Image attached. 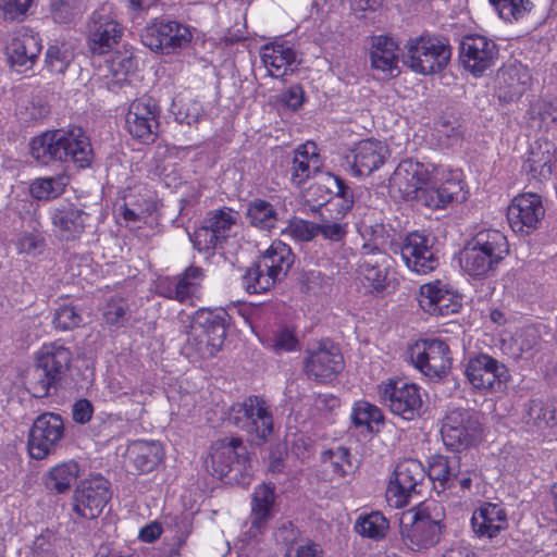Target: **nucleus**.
I'll return each mask as SVG.
<instances>
[{"label":"nucleus","mask_w":557,"mask_h":557,"mask_svg":"<svg viewBox=\"0 0 557 557\" xmlns=\"http://www.w3.org/2000/svg\"><path fill=\"white\" fill-rule=\"evenodd\" d=\"M28 152L40 166L72 162L87 169L94 160L90 138L81 126L47 129L30 138Z\"/></svg>","instance_id":"nucleus-1"},{"label":"nucleus","mask_w":557,"mask_h":557,"mask_svg":"<svg viewBox=\"0 0 557 557\" xmlns=\"http://www.w3.org/2000/svg\"><path fill=\"white\" fill-rule=\"evenodd\" d=\"M72 360V350L60 339L44 343L35 352L34 368L26 376L28 393L35 398L49 396L51 388H55L65 377Z\"/></svg>","instance_id":"nucleus-2"},{"label":"nucleus","mask_w":557,"mask_h":557,"mask_svg":"<svg viewBox=\"0 0 557 557\" xmlns=\"http://www.w3.org/2000/svg\"><path fill=\"white\" fill-rule=\"evenodd\" d=\"M509 253L506 236L498 230L479 231L461 251V269L472 277L484 278L493 273Z\"/></svg>","instance_id":"nucleus-3"},{"label":"nucleus","mask_w":557,"mask_h":557,"mask_svg":"<svg viewBox=\"0 0 557 557\" xmlns=\"http://www.w3.org/2000/svg\"><path fill=\"white\" fill-rule=\"evenodd\" d=\"M225 310H200L196 313L184 346L185 355L190 359H209L223 346L226 337Z\"/></svg>","instance_id":"nucleus-4"},{"label":"nucleus","mask_w":557,"mask_h":557,"mask_svg":"<svg viewBox=\"0 0 557 557\" xmlns=\"http://www.w3.org/2000/svg\"><path fill=\"white\" fill-rule=\"evenodd\" d=\"M206 466L218 479L238 483L248 475L251 460L243 440L231 436L211 444Z\"/></svg>","instance_id":"nucleus-5"},{"label":"nucleus","mask_w":557,"mask_h":557,"mask_svg":"<svg viewBox=\"0 0 557 557\" xmlns=\"http://www.w3.org/2000/svg\"><path fill=\"white\" fill-rule=\"evenodd\" d=\"M227 421L259 443L265 442L273 431L272 413L260 396H249L234 404L228 410Z\"/></svg>","instance_id":"nucleus-6"},{"label":"nucleus","mask_w":557,"mask_h":557,"mask_svg":"<svg viewBox=\"0 0 557 557\" xmlns=\"http://www.w3.org/2000/svg\"><path fill=\"white\" fill-rule=\"evenodd\" d=\"M406 48V64L423 75L441 72L450 60V46L444 38L422 35L408 40Z\"/></svg>","instance_id":"nucleus-7"},{"label":"nucleus","mask_w":557,"mask_h":557,"mask_svg":"<svg viewBox=\"0 0 557 557\" xmlns=\"http://www.w3.org/2000/svg\"><path fill=\"white\" fill-rule=\"evenodd\" d=\"M437 507L435 502L423 503L414 511L410 524L401 523V540L411 550L428 549L438 543L442 513L436 511Z\"/></svg>","instance_id":"nucleus-8"},{"label":"nucleus","mask_w":557,"mask_h":557,"mask_svg":"<svg viewBox=\"0 0 557 557\" xmlns=\"http://www.w3.org/2000/svg\"><path fill=\"white\" fill-rule=\"evenodd\" d=\"M373 244H364L358 261V273L373 292H383L389 285V257L379 246L383 245L384 226H371Z\"/></svg>","instance_id":"nucleus-9"},{"label":"nucleus","mask_w":557,"mask_h":557,"mask_svg":"<svg viewBox=\"0 0 557 557\" xmlns=\"http://www.w3.org/2000/svg\"><path fill=\"white\" fill-rule=\"evenodd\" d=\"M409 361L430 379L446 376L451 368V351L445 341L419 339L407 350Z\"/></svg>","instance_id":"nucleus-10"},{"label":"nucleus","mask_w":557,"mask_h":557,"mask_svg":"<svg viewBox=\"0 0 557 557\" xmlns=\"http://www.w3.org/2000/svg\"><path fill=\"white\" fill-rule=\"evenodd\" d=\"M441 434L446 447L461 451L475 445L482 436L479 416L468 409H453L443 420Z\"/></svg>","instance_id":"nucleus-11"},{"label":"nucleus","mask_w":557,"mask_h":557,"mask_svg":"<svg viewBox=\"0 0 557 557\" xmlns=\"http://www.w3.org/2000/svg\"><path fill=\"white\" fill-rule=\"evenodd\" d=\"M112 497L110 482L101 475L86 478L76 485L72 500V511L81 519L98 518Z\"/></svg>","instance_id":"nucleus-12"},{"label":"nucleus","mask_w":557,"mask_h":557,"mask_svg":"<svg viewBox=\"0 0 557 557\" xmlns=\"http://www.w3.org/2000/svg\"><path fill=\"white\" fill-rule=\"evenodd\" d=\"M426 472L417 459L400 461L389 481L386 498L391 506L403 508L409 504L413 494H420L419 487L423 484Z\"/></svg>","instance_id":"nucleus-13"},{"label":"nucleus","mask_w":557,"mask_h":557,"mask_svg":"<svg viewBox=\"0 0 557 557\" xmlns=\"http://www.w3.org/2000/svg\"><path fill=\"white\" fill-rule=\"evenodd\" d=\"M64 433V422L60 414L45 412L38 416L29 430V456L37 460L45 459L59 446Z\"/></svg>","instance_id":"nucleus-14"},{"label":"nucleus","mask_w":557,"mask_h":557,"mask_svg":"<svg viewBox=\"0 0 557 557\" xmlns=\"http://www.w3.org/2000/svg\"><path fill=\"white\" fill-rule=\"evenodd\" d=\"M498 54L496 42L482 35H467L460 42V62L466 71L476 77L495 65Z\"/></svg>","instance_id":"nucleus-15"},{"label":"nucleus","mask_w":557,"mask_h":557,"mask_svg":"<svg viewBox=\"0 0 557 557\" xmlns=\"http://www.w3.org/2000/svg\"><path fill=\"white\" fill-rule=\"evenodd\" d=\"M379 396L391 411L406 420H412L422 406L419 388L404 380H389L379 385Z\"/></svg>","instance_id":"nucleus-16"},{"label":"nucleus","mask_w":557,"mask_h":557,"mask_svg":"<svg viewBox=\"0 0 557 557\" xmlns=\"http://www.w3.org/2000/svg\"><path fill=\"white\" fill-rule=\"evenodd\" d=\"M465 374L474 388L495 392L502 391L510 377L507 367L486 354L470 358Z\"/></svg>","instance_id":"nucleus-17"},{"label":"nucleus","mask_w":557,"mask_h":557,"mask_svg":"<svg viewBox=\"0 0 557 557\" xmlns=\"http://www.w3.org/2000/svg\"><path fill=\"white\" fill-rule=\"evenodd\" d=\"M42 50L41 38L29 26H20L11 34L5 47L8 61L17 71L32 70Z\"/></svg>","instance_id":"nucleus-18"},{"label":"nucleus","mask_w":557,"mask_h":557,"mask_svg":"<svg viewBox=\"0 0 557 557\" xmlns=\"http://www.w3.org/2000/svg\"><path fill=\"white\" fill-rule=\"evenodd\" d=\"M124 34V27L104 8L96 10L89 23L87 45L92 55H103L119 45Z\"/></svg>","instance_id":"nucleus-19"},{"label":"nucleus","mask_w":557,"mask_h":557,"mask_svg":"<svg viewBox=\"0 0 557 557\" xmlns=\"http://www.w3.org/2000/svg\"><path fill=\"white\" fill-rule=\"evenodd\" d=\"M393 251L400 255L406 267L418 274H428L438 267L428 236L410 233L403 243L393 244Z\"/></svg>","instance_id":"nucleus-20"},{"label":"nucleus","mask_w":557,"mask_h":557,"mask_svg":"<svg viewBox=\"0 0 557 557\" xmlns=\"http://www.w3.org/2000/svg\"><path fill=\"white\" fill-rule=\"evenodd\" d=\"M190 38L186 26L174 21H160L146 27L141 42L152 51L170 54L187 46Z\"/></svg>","instance_id":"nucleus-21"},{"label":"nucleus","mask_w":557,"mask_h":557,"mask_svg":"<svg viewBox=\"0 0 557 557\" xmlns=\"http://www.w3.org/2000/svg\"><path fill=\"white\" fill-rule=\"evenodd\" d=\"M545 215L541 196L524 193L515 197L508 207L507 219L516 233L529 234L537 228Z\"/></svg>","instance_id":"nucleus-22"},{"label":"nucleus","mask_w":557,"mask_h":557,"mask_svg":"<svg viewBox=\"0 0 557 557\" xmlns=\"http://www.w3.org/2000/svg\"><path fill=\"white\" fill-rule=\"evenodd\" d=\"M429 168L418 161L403 160L391 177L392 188L397 189L405 199H417L422 189L431 184Z\"/></svg>","instance_id":"nucleus-23"},{"label":"nucleus","mask_w":557,"mask_h":557,"mask_svg":"<svg viewBox=\"0 0 557 557\" xmlns=\"http://www.w3.org/2000/svg\"><path fill=\"white\" fill-rule=\"evenodd\" d=\"M418 301L421 309L431 315H449L461 307L460 297L438 280L421 285Z\"/></svg>","instance_id":"nucleus-24"},{"label":"nucleus","mask_w":557,"mask_h":557,"mask_svg":"<svg viewBox=\"0 0 557 557\" xmlns=\"http://www.w3.org/2000/svg\"><path fill=\"white\" fill-rule=\"evenodd\" d=\"M205 278L203 270L190 265L182 274L174 277H163L158 281V293L166 298L186 302L198 297Z\"/></svg>","instance_id":"nucleus-25"},{"label":"nucleus","mask_w":557,"mask_h":557,"mask_svg":"<svg viewBox=\"0 0 557 557\" xmlns=\"http://www.w3.org/2000/svg\"><path fill=\"white\" fill-rule=\"evenodd\" d=\"M344 360L339 350L325 344L318 349L308 351L305 360V372L309 379L318 382L332 381L343 369Z\"/></svg>","instance_id":"nucleus-26"},{"label":"nucleus","mask_w":557,"mask_h":557,"mask_svg":"<svg viewBox=\"0 0 557 557\" xmlns=\"http://www.w3.org/2000/svg\"><path fill=\"white\" fill-rule=\"evenodd\" d=\"M89 214L74 203L60 205L50 212L55 236L65 242L79 239Z\"/></svg>","instance_id":"nucleus-27"},{"label":"nucleus","mask_w":557,"mask_h":557,"mask_svg":"<svg viewBox=\"0 0 557 557\" xmlns=\"http://www.w3.org/2000/svg\"><path fill=\"white\" fill-rule=\"evenodd\" d=\"M275 486L272 483L258 485L252 494L250 527L248 533L251 537L261 534L274 516Z\"/></svg>","instance_id":"nucleus-28"},{"label":"nucleus","mask_w":557,"mask_h":557,"mask_svg":"<svg viewBox=\"0 0 557 557\" xmlns=\"http://www.w3.org/2000/svg\"><path fill=\"white\" fill-rule=\"evenodd\" d=\"M352 171L356 175L367 176L381 168L389 156L388 147L381 140L370 138L356 144L352 149Z\"/></svg>","instance_id":"nucleus-29"},{"label":"nucleus","mask_w":557,"mask_h":557,"mask_svg":"<svg viewBox=\"0 0 557 557\" xmlns=\"http://www.w3.org/2000/svg\"><path fill=\"white\" fill-rule=\"evenodd\" d=\"M425 207L440 209L453 201L466 200L463 184L458 172L451 173L440 186L426 185L417 198Z\"/></svg>","instance_id":"nucleus-30"},{"label":"nucleus","mask_w":557,"mask_h":557,"mask_svg":"<svg viewBox=\"0 0 557 557\" xmlns=\"http://www.w3.org/2000/svg\"><path fill=\"white\" fill-rule=\"evenodd\" d=\"M261 59L269 74L275 78L294 72L299 64L296 51L287 42H273L263 46Z\"/></svg>","instance_id":"nucleus-31"},{"label":"nucleus","mask_w":557,"mask_h":557,"mask_svg":"<svg viewBox=\"0 0 557 557\" xmlns=\"http://www.w3.org/2000/svg\"><path fill=\"white\" fill-rule=\"evenodd\" d=\"M497 97L502 102L518 100L530 85V74L521 66L509 65L503 67L497 74Z\"/></svg>","instance_id":"nucleus-32"},{"label":"nucleus","mask_w":557,"mask_h":557,"mask_svg":"<svg viewBox=\"0 0 557 557\" xmlns=\"http://www.w3.org/2000/svg\"><path fill=\"white\" fill-rule=\"evenodd\" d=\"M322 166L320 154L314 143L307 141L295 150L290 168L292 182L300 186Z\"/></svg>","instance_id":"nucleus-33"},{"label":"nucleus","mask_w":557,"mask_h":557,"mask_svg":"<svg viewBox=\"0 0 557 557\" xmlns=\"http://www.w3.org/2000/svg\"><path fill=\"white\" fill-rule=\"evenodd\" d=\"M528 126L537 132H557V99H535L530 103L525 114Z\"/></svg>","instance_id":"nucleus-34"},{"label":"nucleus","mask_w":557,"mask_h":557,"mask_svg":"<svg viewBox=\"0 0 557 557\" xmlns=\"http://www.w3.org/2000/svg\"><path fill=\"white\" fill-rule=\"evenodd\" d=\"M471 522L475 533L494 537L507 527V515L502 506L485 503L474 511Z\"/></svg>","instance_id":"nucleus-35"},{"label":"nucleus","mask_w":557,"mask_h":557,"mask_svg":"<svg viewBox=\"0 0 557 557\" xmlns=\"http://www.w3.org/2000/svg\"><path fill=\"white\" fill-rule=\"evenodd\" d=\"M258 260L262 263V269H267L274 278L281 281L294 264L295 255L288 245L274 240Z\"/></svg>","instance_id":"nucleus-36"},{"label":"nucleus","mask_w":557,"mask_h":557,"mask_svg":"<svg viewBox=\"0 0 557 557\" xmlns=\"http://www.w3.org/2000/svg\"><path fill=\"white\" fill-rule=\"evenodd\" d=\"M370 58L373 69L391 75H394L395 71L398 72V46L393 38L387 36L374 37Z\"/></svg>","instance_id":"nucleus-37"},{"label":"nucleus","mask_w":557,"mask_h":557,"mask_svg":"<svg viewBox=\"0 0 557 557\" xmlns=\"http://www.w3.org/2000/svg\"><path fill=\"white\" fill-rule=\"evenodd\" d=\"M79 472V465L75 460L60 462L47 472L45 485L52 493L64 494L71 490Z\"/></svg>","instance_id":"nucleus-38"},{"label":"nucleus","mask_w":557,"mask_h":557,"mask_svg":"<svg viewBox=\"0 0 557 557\" xmlns=\"http://www.w3.org/2000/svg\"><path fill=\"white\" fill-rule=\"evenodd\" d=\"M246 216L250 225L270 232L276 227L280 221L277 209L267 200L255 199L247 206Z\"/></svg>","instance_id":"nucleus-39"},{"label":"nucleus","mask_w":557,"mask_h":557,"mask_svg":"<svg viewBox=\"0 0 557 557\" xmlns=\"http://www.w3.org/2000/svg\"><path fill=\"white\" fill-rule=\"evenodd\" d=\"M69 185L65 173L35 178L29 185V194L36 200H52L60 197Z\"/></svg>","instance_id":"nucleus-40"},{"label":"nucleus","mask_w":557,"mask_h":557,"mask_svg":"<svg viewBox=\"0 0 557 557\" xmlns=\"http://www.w3.org/2000/svg\"><path fill=\"white\" fill-rule=\"evenodd\" d=\"M557 159L548 149L542 150L541 147L532 149L528 159L523 163V170L532 178L542 181L552 175Z\"/></svg>","instance_id":"nucleus-41"},{"label":"nucleus","mask_w":557,"mask_h":557,"mask_svg":"<svg viewBox=\"0 0 557 557\" xmlns=\"http://www.w3.org/2000/svg\"><path fill=\"white\" fill-rule=\"evenodd\" d=\"M243 280L246 290L250 294L265 293L278 281L267 269H262L259 260L247 269Z\"/></svg>","instance_id":"nucleus-42"},{"label":"nucleus","mask_w":557,"mask_h":557,"mask_svg":"<svg viewBox=\"0 0 557 557\" xmlns=\"http://www.w3.org/2000/svg\"><path fill=\"white\" fill-rule=\"evenodd\" d=\"M107 66L113 82L123 86L131 83V76L135 75L136 60L126 52L116 51L107 61Z\"/></svg>","instance_id":"nucleus-43"},{"label":"nucleus","mask_w":557,"mask_h":557,"mask_svg":"<svg viewBox=\"0 0 557 557\" xmlns=\"http://www.w3.org/2000/svg\"><path fill=\"white\" fill-rule=\"evenodd\" d=\"M320 187H324L329 194L333 195V200H338L341 212L346 213L352 207V191L339 176L331 173L324 174L321 183L318 184V188Z\"/></svg>","instance_id":"nucleus-44"},{"label":"nucleus","mask_w":557,"mask_h":557,"mask_svg":"<svg viewBox=\"0 0 557 557\" xmlns=\"http://www.w3.org/2000/svg\"><path fill=\"white\" fill-rule=\"evenodd\" d=\"M355 530L361 536L381 540L388 530V521L381 512L372 511L357 519Z\"/></svg>","instance_id":"nucleus-45"},{"label":"nucleus","mask_w":557,"mask_h":557,"mask_svg":"<svg viewBox=\"0 0 557 557\" xmlns=\"http://www.w3.org/2000/svg\"><path fill=\"white\" fill-rule=\"evenodd\" d=\"M527 423L539 429L554 428L557 425V413L553 406L541 400H531L528 408Z\"/></svg>","instance_id":"nucleus-46"},{"label":"nucleus","mask_w":557,"mask_h":557,"mask_svg":"<svg viewBox=\"0 0 557 557\" xmlns=\"http://www.w3.org/2000/svg\"><path fill=\"white\" fill-rule=\"evenodd\" d=\"M211 232L219 236L221 243H224L230 236L231 228L236 222L234 212L231 209H221L211 211L203 220Z\"/></svg>","instance_id":"nucleus-47"},{"label":"nucleus","mask_w":557,"mask_h":557,"mask_svg":"<svg viewBox=\"0 0 557 557\" xmlns=\"http://www.w3.org/2000/svg\"><path fill=\"white\" fill-rule=\"evenodd\" d=\"M145 113L141 112V144H151L156 140L159 133V114L160 108L149 98L144 103Z\"/></svg>","instance_id":"nucleus-48"},{"label":"nucleus","mask_w":557,"mask_h":557,"mask_svg":"<svg viewBox=\"0 0 557 557\" xmlns=\"http://www.w3.org/2000/svg\"><path fill=\"white\" fill-rule=\"evenodd\" d=\"M351 419L355 425H366L372 431V423L380 424L384 418L382 411L376 406L367 401H360L354 407Z\"/></svg>","instance_id":"nucleus-49"},{"label":"nucleus","mask_w":557,"mask_h":557,"mask_svg":"<svg viewBox=\"0 0 557 557\" xmlns=\"http://www.w3.org/2000/svg\"><path fill=\"white\" fill-rule=\"evenodd\" d=\"M127 304L122 297L110 298L102 308L104 323L110 326H120L126 321Z\"/></svg>","instance_id":"nucleus-50"},{"label":"nucleus","mask_w":557,"mask_h":557,"mask_svg":"<svg viewBox=\"0 0 557 557\" xmlns=\"http://www.w3.org/2000/svg\"><path fill=\"white\" fill-rule=\"evenodd\" d=\"M164 457V451L160 442L141 441V473H149L157 469Z\"/></svg>","instance_id":"nucleus-51"},{"label":"nucleus","mask_w":557,"mask_h":557,"mask_svg":"<svg viewBox=\"0 0 557 557\" xmlns=\"http://www.w3.org/2000/svg\"><path fill=\"white\" fill-rule=\"evenodd\" d=\"M83 321L81 313L72 305H61L55 310L52 323L59 331H69L77 327Z\"/></svg>","instance_id":"nucleus-52"},{"label":"nucleus","mask_w":557,"mask_h":557,"mask_svg":"<svg viewBox=\"0 0 557 557\" xmlns=\"http://www.w3.org/2000/svg\"><path fill=\"white\" fill-rule=\"evenodd\" d=\"M317 223L294 218L282 231V234L288 235L298 242H310L317 236Z\"/></svg>","instance_id":"nucleus-53"},{"label":"nucleus","mask_w":557,"mask_h":557,"mask_svg":"<svg viewBox=\"0 0 557 557\" xmlns=\"http://www.w3.org/2000/svg\"><path fill=\"white\" fill-rule=\"evenodd\" d=\"M533 8L530 0H505L496 11L506 22H513L524 17Z\"/></svg>","instance_id":"nucleus-54"},{"label":"nucleus","mask_w":557,"mask_h":557,"mask_svg":"<svg viewBox=\"0 0 557 557\" xmlns=\"http://www.w3.org/2000/svg\"><path fill=\"white\" fill-rule=\"evenodd\" d=\"M429 479L432 481H438L442 486H453L457 475L451 472L449 461L445 457H437L430 463Z\"/></svg>","instance_id":"nucleus-55"},{"label":"nucleus","mask_w":557,"mask_h":557,"mask_svg":"<svg viewBox=\"0 0 557 557\" xmlns=\"http://www.w3.org/2000/svg\"><path fill=\"white\" fill-rule=\"evenodd\" d=\"M81 12L76 0H52L50 13L54 22L59 24L71 23Z\"/></svg>","instance_id":"nucleus-56"},{"label":"nucleus","mask_w":557,"mask_h":557,"mask_svg":"<svg viewBox=\"0 0 557 557\" xmlns=\"http://www.w3.org/2000/svg\"><path fill=\"white\" fill-rule=\"evenodd\" d=\"M47 69L54 74H64L70 65L67 51L58 46H49L45 58Z\"/></svg>","instance_id":"nucleus-57"},{"label":"nucleus","mask_w":557,"mask_h":557,"mask_svg":"<svg viewBox=\"0 0 557 557\" xmlns=\"http://www.w3.org/2000/svg\"><path fill=\"white\" fill-rule=\"evenodd\" d=\"M190 239L194 247L199 251H208L222 244L219 236L213 234L205 222L194 232Z\"/></svg>","instance_id":"nucleus-58"},{"label":"nucleus","mask_w":557,"mask_h":557,"mask_svg":"<svg viewBox=\"0 0 557 557\" xmlns=\"http://www.w3.org/2000/svg\"><path fill=\"white\" fill-rule=\"evenodd\" d=\"M37 0H0V10L5 20L25 16Z\"/></svg>","instance_id":"nucleus-59"},{"label":"nucleus","mask_w":557,"mask_h":557,"mask_svg":"<svg viewBox=\"0 0 557 557\" xmlns=\"http://www.w3.org/2000/svg\"><path fill=\"white\" fill-rule=\"evenodd\" d=\"M536 344L537 336L535 332L533 330H525L513 339V345L517 346V351L512 352L513 357L516 359L532 357Z\"/></svg>","instance_id":"nucleus-60"},{"label":"nucleus","mask_w":557,"mask_h":557,"mask_svg":"<svg viewBox=\"0 0 557 557\" xmlns=\"http://www.w3.org/2000/svg\"><path fill=\"white\" fill-rule=\"evenodd\" d=\"M271 346L275 352L281 354L297 350L299 342L292 331L282 329L273 334Z\"/></svg>","instance_id":"nucleus-61"},{"label":"nucleus","mask_w":557,"mask_h":557,"mask_svg":"<svg viewBox=\"0 0 557 557\" xmlns=\"http://www.w3.org/2000/svg\"><path fill=\"white\" fill-rule=\"evenodd\" d=\"M317 236L320 234L325 239L336 243L342 242L347 234L346 225L338 222L317 223Z\"/></svg>","instance_id":"nucleus-62"},{"label":"nucleus","mask_w":557,"mask_h":557,"mask_svg":"<svg viewBox=\"0 0 557 557\" xmlns=\"http://www.w3.org/2000/svg\"><path fill=\"white\" fill-rule=\"evenodd\" d=\"M330 455L332 471L339 478L345 476L351 468L349 450L345 447H337L335 450H331Z\"/></svg>","instance_id":"nucleus-63"},{"label":"nucleus","mask_w":557,"mask_h":557,"mask_svg":"<svg viewBox=\"0 0 557 557\" xmlns=\"http://www.w3.org/2000/svg\"><path fill=\"white\" fill-rule=\"evenodd\" d=\"M305 100V92L300 85H293L280 96V101L293 111L298 110Z\"/></svg>","instance_id":"nucleus-64"}]
</instances>
